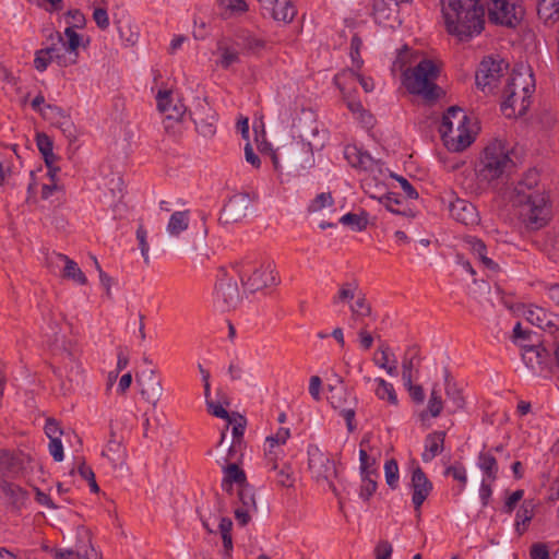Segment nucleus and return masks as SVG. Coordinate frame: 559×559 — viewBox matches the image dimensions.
Instances as JSON below:
<instances>
[{
  "instance_id": "72a5a7b5",
  "label": "nucleus",
  "mask_w": 559,
  "mask_h": 559,
  "mask_svg": "<svg viewBox=\"0 0 559 559\" xmlns=\"http://www.w3.org/2000/svg\"><path fill=\"white\" fill-rule=\"evenodd\" d=\"M224 479H223V488L229 490L231 488L233 483H236L239 488L243 486H248L247 477L245 472L236 464L231 463L224 468Z\"/></svg>"
},
{
  "instance_id": "bb28decb",
  "label": "nucleus",
  "mask_w": 559,
  "mask_h": 559,
  "mask_svg": "<svg viewBox=\"0 0 559 559\" xmlns=\"http://www.w3.org/2000/svg\"><path fill=\"white\" fill-rule=\"evenodd\" d=\"M344 156L347 162L355 168L367 170L370 169L374 164V160L370 154L361 151L355 145H347L344 150Z\"/></svg>"
},
{
  "instance_id": "a878e982",
  "label": "nucleus",
  "mask_w": 559,
  "mask_h": 559,
  "mask_svg": "<svg viewBox=\"0 0 559 559\" xmlns=\"http://www.w3.org/2000/svg\"><path fill=\"white\" fill-rule=\"evenodd\" d=\"M536 10L545 25H552L559 20V0H536Z\"/></svg>"
},
{
  "instance_id": "e433bc0d",
  "label": "nucleus",
  "mask_w": 559,
  "mask_h": 559,
  "mask_svg": "<svg viewBox=\"0 0 559 559\" xmlns=\"http://www.w3.org/2000/svg\"><path fill=\"white\" fill-rule=\"evenodd\" d=\"M61 23L64 25L63 35H76V29L85 25V16L79 10H70L62 16Z\"/></svg>"
},
{
  "instance_id": "c756f323",
  "label": "nucleus",
  "mask_w": 559,
  "mask_h": 559,
  "mask_svg": "<svg viewBox=\"0 0 559 559\" xmlns=\"http://www.w3.org/2000/svg\"><path fill=\"white\" fill-rule=\"evenodd\" d=\"M525 319L533 325L540 329H547L556 326L554 322V316L548 313L540 307H530L524 312Z\"/></svg>"
},
{
  "instance_id": "a19ab883",
  "label": "nucleus",
  "mask_w": 559,
  "mask_h": 559,
  "mask_svg": "<svg viewBox=\"0 0 559 559\" xmlns=\"http://www.w3.org/2000/svg\"><path fill=\"white\" fill-rule=\"evenodd\" d=\"M445 393L449 401L448 412L450 414H455L464 407L465 400L462 391L457 389L455 384L448 383L445 386Z\"/></svg>"
},
{
  "instance_id": "a211bd4d",
  "label": "nucleus",
  "mask_w": 559,
  "mask_h": 559,
  "mask_svg": "<svg viewBox=\"0 0 559 559\" xmlns=\"http://www.w3.org/2000/svg\"><path fill=\"white\" fill-rule=\"evenodd\" d=\"M411 487L413 490L412 502L419 516L420 507L432 490V483L428 479L425 472L419 466L413 469Z\"/></svg>"
},
{
  "instance_id": "0eeeda50",
  "label": "nucleus",
  "mask_w": 559,
  "mask_h": 559,
  "mask_svg": "<svg viewBox=\"0 0 559 559\" xmlns=\"http://www.w3.org/2000/svg\"><path fill=\"white\" fill-rule=\"evenodd\" d=\"M513 165L503 147L499 143H491L483 152L476 166V175L480 182L491 183L509 173Z\"/></svg>"
},
{
  "instance_id": "4d7b16f0",
  "label": "nucleus",
  "mask_w": 559,
  "mask_h": 559,
  "mask_svg": "<svg viewBox=\"0 0 559 559\" xmlns=\"http://www.w3.org/2000/svg\"><path fill=\"white\" fill-rule=\"evenodd\" d=\"M123 453L121 441L110 439L106 445V450L103 451V455L107 456L110 461L116 462L120 454Z\"/></svg>"
},
{
  "instance_id": "aec40b11",
  "label": "nucleus",
  "mask_w": 559,
  "mask_h": 559,
  "mask_svg": "<svg viewBox=\"0 0 559 559\" xmlns=\"http://www.w3.org/2000/svg\"><path fill=\"white\" fill-rule=\"evenodd\" d=\"M449 211L450 215L463 225L474 226L479 223L480 218L476 206L466 200L456 199L450 202Z\"/></svg>"
},
{
  "instance_id": "3c124183",
  "label": "nucleus",
  "mask_w": 559,
  "mask_h": 559,
  "mask_svg": "<svg viewBox=\"0 0 559 559\" xmlns=\"http://www.w3.org/2000/svg\"><path fill=\"white\" fill-rule=\"evenodd\" d=\"M334 82L335 84L337 85V87L340 88V91L342 92L343 94V98L344 100L346 102V105H347V108L353 112V114H359L360 117L362 118L364 115L366 114L361 103L359 100H356L349 96L346 95L345 91H344V87L342 85V82H341V75H335L334 78Z\"/></svg>"
},
{
  "instance_id": "37998d69",
  "label": "nucleus",
  "mask_w": 559,
  "mask_h": 559,
  "mask_svg": "<svg viewBox=\"0 0 559 559\" xmlns=\"http://www.w3.org/2000/svg\"><path fill=\"white\" fill-rule=\"evenodd\" d=\"M340 223L348 226L353 230L361 231L366 229L368 225V214L366 212L359 214L347 213L340 218Z\"/></svg>"
},
{
  "instance_id": "f03ea898",
  "label": "nucleus",
  "mask_w": 559,
  "mask_h": 559,
  "mask_svg": "<svg viewBox=\"0 0 559 559\" xmlns=\"http://www.w3.org/2000/svg\"><path fill=\"white\" fill-rule=\"evenodd\" d=\"M53 352L57 361L53 372L61 380L62 389L69 391L72 384L78 383L83 376L84 370L80 361L81 349L75 341L62 340L59 344L56 337Z\"/></svg>"
},
{
  "instance_id": "393cba45",
  "label": "nucleus",
  "mask_w": 559,
  "mask_h": 559,
  "mask_svg": "<svg viewBox=\"0 0 559 559\" xmlns=\"http://www.w3.org/2000/svg\"><path fill=\"white\" fill-rule=\"evenodd\" d=\"M445 431H433L426 437L425 451L421 454L424 462H430L444 449Z\"/></svg>"
},
{
  "instance_id": "4be33fe9",
  "label": "nucleus",
  "mask_w": 559,
  "mask_h": 559,
  "mask_svg": "<svg viewBox=\"0 0 559 559\" xmlns=\"http://www.w3.org/2000/svg\"><path fill=\"white\" fill-rule=\"evenodd\" d=\"M523 348L522 358L525 365L533 371H536L538 368L542 369V366L546 364L548 358V352L545 347L539 344H521Z\"/></svg>"
},
{
  "instance_id": "2eb2a0df",
  "label": "nucleus",
  "mask_w": 559,
  "mask_h": 559,
  "mask_svg": "<svg viewBox=\"0 0 559 559\" xmlns=\"http://www.w3.org/2000/svg\"><path fill=\"white\" fill-rule=\"evenodd\" d=\"M88 44V37L85 41H83V37H68V40H66L64 37H58L56 43H52L49 47L45 48V53H48L52 61H57L59 64L64 66L67 64V53L73 55V58H70V63H75L78 58L76 49L80 46L86 47Z\"/></svg>"
},
{
  "instance_id": "f257e3e1",
  "label": "nucleus",
  "mask_w": 559,
  "mask_h": 559,
  "mask_svg": "<svg viewBox=\"0 0 559 559\" xmlns=\"http://www.w3.org/2000/svg\"><path fill=\"white\" fill-rule=\"evenodd\" d=\"M441 13L451 35H480L487 23L481 0H441Z\"/></svg>"
},
{
  "instance_id": "0e129e2a",
  "label": "nucleus",
  "mask_w": 559,
  "mask_h": 559,
  "mask_svg": "<svg viewBox=\"0 0 559 559\" xmlns=\"http://www.w3.org/2000/svg\"><path fill=\"white\" fill-rule=\"evenodd\" d=\"M393 547L388 540H380L374 548L376 559H390Z\"/></svg>"
},
{
  "instance_id": "f704fd0d",
  "label": "nucleus",
  "mask_w": 559,
  "mask_h": 559,
  "mask_svg": "<svg viewBox=\"0 0 559 559\" xmlns=\"http://www.w3.org/2000/svg\"><path fill=\"white\" fill-rule=\"evenodd\" d=\"M504 100L501 104V110L507 118L522 117L526 112H520V98L518 91H503Z\"/></svg>"
},
{
  "instance_id": "39448f33",
  "label": "nucleus",
  "mask_w": 559,
  "mask_h": 559,
  "mask_svg": "<svg viewBox=\"0 0 559 559\" xmlns=\"http://www.w3.org/2000/svg\"><path fill=\"white\" fill-rule=\"evenodd\" d=\"M230 269L250 293L277 284L275 269L272 263L243 259L233 263Z\"/></svg>"
},
{
  "instance_id": "7ed1b4c3",
  "label": "nucleus",
  "mask_w": 559,
  "mask_h": 559,
  "mask_svg": "<svg viewBox=\"0 0 559 559\" xmlns=\"http://www.w3.org/2000/svg\"><path fill=\"white\" fill-rule=\"evenodd\" d=\"M438 75L439 69L433 61L424 59L416 67L403 71L402 83L411 94L419 95L427 100H436L441 92L435 83Z\"/></svg>"
},
{
  "instance_id": "de8ad7c7",
  "label": "nucleus",
  "mask_w": 559,
  "mask_h": 559,
  "mask_svg": "<svg viewBox=\"0 0 559 559\" xmlns=\"http://www.w3.org/2000/svg\"><path fill=\"white\" fill-rule=\"evenodd\" d=\"M358 285L355 282H347L341 285L333 298L335 305L353 300L357 296Z\"/></svg>"
},
{
  "instance_id": "bf43d9fd",
  "label": "nucleus",
  "mask_w": 559,
  "mask_h": 559,
  "mask_svg": "<svg viewBox=\"0 0 559 559\" xmlns=\"http://www.w3.org/2000/svg\"><path fill=\"white\" fill-rule=\"evenodd\" d=\"M361 480L362 484L360 487L359 496L367 501L374 493L377 489V481L373 479L372 476H362Z\"/></svg>"
},
{
  "instance_id": "774afa93",
  "label": "nucleus",
  "mask_w": 559,
  "mask_h": 559,
  "mask_svg": "<svg viewBox=\"0 0 559 559\" xmlns=\"http://www.w3.org/2000/svg\"><path fill=\"white\" fill-rule=\"evenodd\" d=\"M50 62H52V59L48 53H45V49H40L36 52L34 60L36 70L40 72L45 71Z\"/></svg>"
},
{
  "instance_id": "f8f14e48",
  "label": "nucleus",
  "mask_w": 559,
  "mask_h": 559,
  "mask_svg": "<svg viewBox=\"0 0 559 559\" xmlns=\"http://www.w3.org/2000/svg\"><path fill=\"white\" fill-rule=\"evenodd\" d=\"M509 64L503 60H495L492 58H485L476 72L475 80L478 88L483 91L493 92L498 86V82L503 76Z\"/></svg>"
},
{
  "instance_id": "6e6d98bb",
  "label": "nucleus",
  "mask_w": 559,
  "mask_h": 559,
  "mask_svg": "<svg viewBox=\"0 0 559 559\" xmlns=\"http://www.w3.org/2000/svg\"><path fill=\"white\" fill-rule=\"evenodd\" d=\"M276 472V481L282 487H293L294 478L293 471L288 464H284Z\"/></svg>"
},
{
  "instance_id": "f3484780",
  "label": "nucleus",
  "mask_w": 559,
  "mask_h": 559,
  "mask_svg": "<svg viewBox=\"0 0 559 559\" xmlns=\"http://www.w3.org/2000/svg\"><path fill=\"white\" fill-rule=\"evenodd\" d=\"M534 194H546L545 189L539 185V174L536 169L527 170L516 182L513 189L512 201L526 200Z\"/></svg>"
},
{
  "instance_id": "4c0bfd02",
  "label": "nucleus",
  "mask_w": 559,
  "mask_h": 559,
  "mask_svg": "<svg viewBox=\"0 0 559 559\" xmlns=\"http://www.w3.org/2000/svg\"><path fill=\"white\" fill-rule=\"evenodd\" d=\"M478 466L485 474L483 479H487L489 481H496L498 477V463L496 457L488 453L481 452L478 455Z\"/></svg>"
},
{
  "instance_id": "864d4df0",
  "label": "nucleus",
  "mask_w": 559,
  "mask_h": 559,
  "mask_svg": "<svg viewBox=\"0 0 559 559\" xmlns=\"http://www.w3.org/2000/svg\"><path fill=\"white\" fill-rule=\"evenodd\" d=\"M333 204V198L330 192H322L316 197V199L309 204L308 211L316 213L326 206Z\"/></svg>"
},
{
  "instance_id": "49530a36",
  "label": "nucleus",
  "mask_w": 559,
  "mask_h": 559,
  "mask_svg": "<svg viewBox=\"0 0 559 559\" xmlns=\"http://www.w3.org/2000/svg\"><path fill=\"white\" fill-rule=\"evenodd\" d=\"M376 381L378 383L376 395L381 400L386 399L388 402L392 405H397V395L393 385L382 378H378Z\"/></svg>"
},
{
  "instance_id": "e2e57ef3",
  "label": "nucleus",
  "mask_w": 559,
  "mask_h": 559,
  "mask_svg": "<svg viewBox=\"0 0 559 559\" xmlns=\"http://www.w3.org/2000/svg\"><path fill=\"white\" fill-rule=\"evenodd\" d=\"M380 352H381V359L380 360H376V364L380 367V368H383L386 370V372L390 374V376H395L396 372H397V368H396V365H392V366H389L388 365V361H389V355H388V352H389V347L388 346H380Z\"/></svg>"
},
{
  "instance_id": "20e7f679",
  "label": "nucleus",
  "mask_w": 559,
  "mask_h": 559,
  "mask_svg": "<svg viewBox=\"0 0 559 559\" xmlns=\"http://www.w3.org/2000/svg\"><path fill=\"white\" fill-rule=\"evenodd\" d=\"M271 158L276 170L282 168V162L294 171L310 168L314 162L310 143L295 138L283 140L272 152Z\"/></svg>"
},
{
  "instance_id": "473e14b6",
  "label": "nucleus",
  "mask_w": 559,
  "mask_h": 559,
  "mask_svg": "<svg viewBox=\"0 0 559 559\" xmlns=\"http://www.w3.org/2000/svg\"><path fill=\"white\" fill-rule=\"evenodd\" d=\"M190 223V211H175L169 218L167 224V233L173 237H178L182 231H185Z\"/></svg>"
},
{
  "instance_id": "412c9836",
  "label": "nucleus",
  "mask_w": 559,
  "mask_h": 559,
  "mask_svg": "<svg viewBox=\"0 0 559 559\" xmlns=\"http://www.w3.org/2000/svg\"><path fill=\"white\" fill-rule=\"evenodd\" d=\"M192 115L195 128L202 136L209 138L215 134L216 115L209 104H200Z\"/></svg>"
},
{
  "instance_id": "c03bdc74",
  "label": "nucleus",
  "mask_w": 559,
  "mask_h": 559,
  "mask_svg": "<svg viewBox=\"0 0 559 559\" xmlns=\"http://www.w3.org/2000/svg\"><path fill=\"white\" fill-rule=\"evenodd\" d=\"M242 55H257L266 47V41L260 37H237Z\"/></svg>"
},
{
  "instance_id": "4468645a",
  "label": "nucleus",
  "mask_w": 559,
  "mask_h": 559,
  "mask_svg": "<svg viewBox=\"0 0 559 559\" xmlns=\"http://www.w3.org/2000/svg\"><path fill=\"white\" fill-rule=\"evenodd\" d=\"M215 297L225 309L235 308L241 300L237 282L228 274L225 266L218 269Z\"/></svg>"
},
{
  "instance_id": "c9c22d12",
  "label": "nucleus",
  "mask_w": 559,
  "mask_h": 559,
  "mask_svg": "<svg viewBox=\"0 0 559 559\" xmlns=\"http://www.w3.org/2000/svg\"><path fill=\"white\" fill-rule=\"evenodd\" d=\"M219 13L225 17H236L246 13L249 4L246 0H217Z\"/></svg>"
},
{
  "instance_id": "1a4fd4ad",
  "label": "nucleus",
  "mask_w": 559,
  "mask_h": 559,
  "mask_svg": "<svg viewBox=\"0 0 559 559\" xmlns=\"http://www.w3.org/2000/svg\"><path fill=\"white\" fill-rule=\"evenodd\" d=\"M512 87H514L519 94L520 112H526L531 106L532 94L535 91V79L530 67L520 64L513 69L503 91H512Z\"/></svg>"
},
{
  "instance_id": "7c9ffc66",
  "label": "nucleus",
  "mask_w": 559,
  "mask_h": 559,
  "mask_svg": "<svg viewBox=\"0 0 559 559\" xmlns=\"http://www.w3.org/2000/svg\"><path fill=\"white\" fill-rule=\"evenodd\" d=\"M44 118L61 128L63 132L71 131L72 122L70 116L61 107L47 104Z\"/></svg>"
},
{
  "instance_id": "9b49d317",
  "label": "nucleus",
  "mask_w": 559,
  "mask_h": 559,
  "mask_svg": "<svg viewBox=\"0 0 559 559\" xmlns=\"http://www.w3.org/2000/svg\"><path fill=\"white\" fill-rule=\"evenodd\" d=\"M308 467L317 481H328L334 489L331 479L336 476V467L333 460L318 445L311 444L308 448Z\"/></svg>"
},
{
  "instance_id": "8fccbe9b",
  "label": "nucleus",
  "mask_w": 559,
  "mask_h": 559,
  "mask_svg": "<svg viewBox=\"0 0 559 559\" xmlns=\"http://www.w3.org/2000/svg\"><path fill=\"white\" fill-rule=\"evenodd\" d=\"M1 490L13 504L22 503L25 499V492L15 484L3 481L1 484Z\"/></svg>"
},
{
  "instance_id": "dca6fc26",
  "label": "nucleus",
  "mask_w": 559,
  "mask_h": 559,
  "mask_svg": "<svg viewBox=\"0 0 559 559\" xmlns=\"http://www.w3.org/2000/svg\"><path fill=\"white\" fill-rule=\"evenodd\" d=\"M259 4L264 14L278 23H290L297 13L294 0H267Z\"/></svg>"
},
{
  "instance_id": "5701e85b",
  "label": "nucleus",
  "mask_w": 559,
  "mask_h": 559,
  "mask_svg": "<svg viewBox=\"0 0 559 559\" xmlns=\"http://www.w3.org/2000/svg\"><path fill=\"white\" fill-rule=\"evenodd\" d=\"M249 204L250 200L247 194H236L231 197L223 209L224 217L227 221H239L246 215Z\"/></svg>"
},
{
  "instance_id": "603ef678",
  "label": "nucleus",
  "mask_w": 559,
  "mask_h": 559,
  "mask_svg": "<svg viewBox=\"0 0 559 559\" xmlns=\"http://www.w3.org/2000/svg\"><path fill=\"white\" fill-rule=\"evenodd\" d=\"M384 474L388 486L395 489L399 484V465L394 459L385 462Z\"/></svg>"
},
{
  "instance_id": "09e8293b",
  "label": "nucleus",
  "mask_w": 559,
  "mask_h": 559,
  "mask_svg": "<svg viewBox=\"0 0 559 559\" xmlns=\"http://www.w3.org/2000/svg\"><path fill=\"white\" fill-rule=\"evenodd\" d=\"M238 498L241 503V508L248 509L252 512L258 511L255 496L251 486L248 485L239 488Z\"/></svg>"
},
{
  "instance_id": "9d476101",
  "label": "nucleus",
  "mask_w": 559,
  "mask_h": 559,
  "mask_svg": "<svg viewBox=\"0 0 559 559\" xmlns=\"http://www.w3.org/2000/svg\"><path fill=\"white\" fill-rule=\"evenodd\" d=\"M156 100L158 110L165 114L163 122L165 131L173 134L177 133L178 130L176 127L181 122L187 111V107L180 99L175 102L170 91H159L157 93Z\"/></svg>"
},
{
  "instance_id": "58836bf2",
  "label": "nucleus",
  "mask_w": 559,
  "mask_h": 559,
  "mask_svg": "<svg viewBox=\"0 0 559 559\" xmlns=\"http://www.w3.org/2000/svg\"><path fill=\"white\" fill-rule=\"evenodd\" d=\"M36 144L44 157L46 166L51 167V164H55L58 159L53 154V144L51 139L46 133L39 132L36 134Z\"/></svg>"
},
{
  "instance_id": "6ab92c4d",
  "label": "nucleus",
  "mask_w": 559,
  "mask_h": 559,
  "mask_svg": "<svg viewBox=\"0 0 559 559\" xmlns=\"http://www.w3.org/2000/svg\"><path fill=\"white\" fill-rule=\"evenodd\" d=\"M47 261L50 265H59V263H63V269L61 272L62 278L73 281L79 285L87 284V277L79 267L78 263L66 254L53 252L47 257Z\"/></svg>"
},
{
  "instance_id": "13d9d810",
  "label": "nucleus",
  "mask_w": 559,
  "mask_h": 559,
  "mask_svg": "<svg viewBox=\"0 0 559 559\" xmlns=\"http://www.w3.org/2000/svg\"><path fill=\"white\" fill-rule=\"evenodd\" d=\"M359 461H360V472L361 476H373L376 475V469L373 468V460H370L366 450L359 451Z\"/></svg>"
},
{
  "instance_id": "79ce46f5",
  "label": "nucleus",
  "mask_w": 559,
  "mask_h": 559,
  "mask_svg": "<svg viewBox=\"0 0 559 559\" xmlns=\"http://www.w3.org/2000/svg\"><path fill=\"white\" fill-rule=\"evenodd\" d=\"M415 359H419V350L416 347L408 348L402 364V378L404 384H411V381H413Z\"/></svg>"
},
{
  "instance_id": "6e6552de",
  "label": "nucleus",
  "mask_w": 559,
  "mask_h": 559,
  "mask_svg": "<svg viewBox=\"0 0 559 559\" xmlns=\"http://www.w3.org/2000/svg\"><path fill=\"white\" fill-rule=\"evenodd\" d=\"M512 202L518 210L519 219L525 228L538 230L548 224L551 210L546 194H534L533 198Z\"/></svg>"
},
{
  "instance_id": "5fc2aeb1",
  "label": "nucleus",
  "mask_w": 559,
  "mask_h": 559,
  "mask_svg": "<svg viewBox=\"0 0 559 559\" xmlns=\"http://www.w3.org/2000/svg\"><path fill=\"white\" fill-rule=\"evenodd\" d=\"M428 412L431 417H438L443 409V401L439 392L433 388L428 401Z\"/></svg>"
},
{
  "instance_id": "338daca9",
  "label": "nucleus",
  "mask_w": 559,
  "mask_h": 559,
  "mask_svg": "<svg viewBox=\"0 0 559 559\" xmlns=\"http://www.w3.org/2000/svg\"><path fill=\"white\" fill-rule=\"evenodd\" d=\"M45 433L50 439H59L62 435V430L59 423L52 418H48L45 425Z\"/></svg>"
},
{
  "instance_id": "ddd939ff",
  "label": "nucleus",
  "mask_w": 559,
  "mask_h": 559,
  "mask_svg": "<svg viewBox=\"0 0 559 559\" xmlns=\"http://www.w3.org/2000/svg\"><path fill=\"white\" fill-rule=\"evenodd\" d=\"M490 17L492 22L501 25L514 27L523 16L524 9L519 0H490Z\"/></svg>"
},
{
  "instance_id": "052dcab7",
  "label": "nucleus",
  "mask_w": 559,
  "mask_h": 559,
  "mask_svg": "<svg viewBox=\"0 0 559 559\" xmlns=\"http://www.w3.org/2000/svg\"><path fill=\"white\" fill-rule=\"evenodd\" d=\"M362 45L360 37H353L352 45H350V57L353 60V63L355 64L356 69L359 70L362 67V59L360 58V47Z\"/></svg>"
},
{
  "instance_id": "69168bd1",
  "label": "nucleus",
  "mask_w": 559,
  "mask_h": 559,
  "mask_svg": "<svg viewBox=\"0 0 559 559\" xmlns=\"http://www.w3.org/2000/svg\"><path fill=\"white\" fill-rule=\"evenodd\" d=\"M15 466L13 455L8 452L0 450V473L11 472Z\"/></svg>"
},
{
  "instance_id": "a18cd8bd",
  "label": "nucleus",
  "mask_w": 559,
  "mask_h": 559,
  "mask_svg": "<svg viewBox=\"0 0 559 559\" xmlns=\"http://www.w3.org/2000/svg\"><path fill=\"white\" fill-rule=\"evenodd\" d=\"M355 298V304L350 306L352 318L354 320H361L365 317L371 316L372 308L367 301L366 296L364 294H359Z\"/></svg>"
},
{
  "instance_id": "cd10ccee",
  "label": "nucleus",
  "mask_w": 559,
  "mask_h": 559,
  "mask_svg": "<svg viewBox=\"0 0 559 559\" xmlns=\"http://www.w3.org/2000/svg\"><path fill=\"white\" fill-rule=\"evenodd\" d=\"M141 394L147 403L156 407L163 395V384L160 380L154 374V372H151L148 378L143 383Z\"/></svg>"
},
{
  "instance_id": "423d86ee",
  "label": "nucleus",
  "mask_w": 559,
  "mask_h": 559,
  "mask_svg": "<svg viewBox=\"0 0 559 559\" xmlns=\"http://www.w3.org/2000/svg\"><path fill=\"white\" fill-rule=\"evenodd\" d=\"M466 121L467 116L460 107L452 106L443 114L439 132L448 150L461 152L471 145L473 139L465 128Z\"/></svg>"
},
{
  "instance_id": "c85d7f7f",
  "label": "nucleus",
  "mask_w": 559,
  "mask_h": 559,
  "mask_svg": "<svg viewBox=\"0 0 559 559\" xmlns=\"http://www.w3.org/2000/svg\"><path fill=\"white\" fill-rule=\"evenodd\" d=\"M397 5V1L394 0H373L372 2V15L373 20L378 24H383V31H386L385 22L389 21L394 12V7Z\"/></svg>"
},
{
  "instance_id": "680f3d73",
  "label": "nucleus",
  "mask_w": 559,
  "mask_h": 559,
  "mask_svg": "<svg viewBox=\"0 0 559 559\" xmlns=\"http://www.w3.org/2000/svg\"><path fill=\"white\" fill-rule=\"evenodd\" d=\"M340 75H341V79L348 76L349 79H352L354 81H358L360 83L361 87L365 90V92H370L373 90V82L371 80L365 79L364 76H361L359 73H357L354 70L345 71Z\"/></svg>"
},
{
  "instance_id": "b1692460",
  "label": "nucleus",
  "mask_w": 559,
  "mask_h": 559,
  "mask_svg": "<svg viewBox=\"0 0 559 559\" xmlns=\"http://www.w3.org/2000/svg\"><path fill=\"white\" fill-rule=\"evenodd\" d=\"M217 52L221 55L218 63L224 69H227L231 64L239 62V55H242L240 41L233 40L231 43H227L222 40L218 43Z\"/></svg>"
},
{
  "instance_id": "ea45409f",
  "label": "nucleus",
  "mask_w": 559,
  "mask_h": 559,
  "mask_svg": "<svg viewBox=\"0 0 559 559\" xmlns=\"http://www.w3.org/2000/svg\"><path fill=\"white\" fill-rule=\"evenodd\" d=\"M534 516V504L532 501H524L516 512L515 530L521 535L525 532L528 523Z\"/></svg>"
},
{
  "instance_id": "2f4dec72",
  "label": "nucleus",
  "mask_w": 559,
  "mask_h": 559,
  "mask_svg": "<svg viewBox=\"0 0 559 559\" xmlns=\"http://www.w3.org/2000/svg\"><path fill=\"white\" fill-rule=\"evenodd\" d=\"M466 242L469 246L472 253L481 262L486 269L490 271L498 270V264L495 263L492 259L487 257V247L481 239L469 237L467 238Z\"/></svg>"
}]
</instances>
